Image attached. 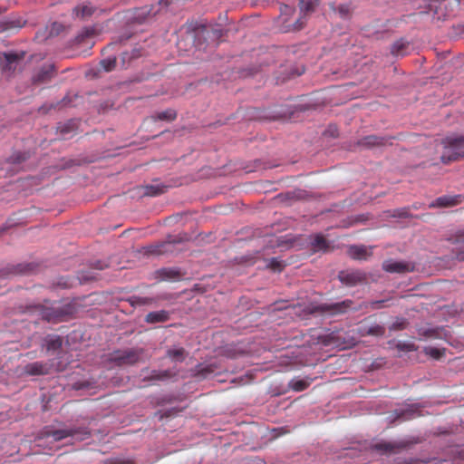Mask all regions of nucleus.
<instances>
[{"instance_id":"2","label":"nucleus","mask_w":464,"mask_h":464,"mask_svg":"<svg viewBox=\"0 0 464 464\" xmlns=\"http://www.w3.org/2000/svg\"><path fill=\"white\" fill-rule=\"evenodd\" d=\"M67 437H72L76 438L77 440H85L89 438V432L84 430L81 433H79L77 430H45L41 433V436L38 438V445L42 446L41 440H45L48 443L51 442H57L62 440L63 439H65Z\"/></svg>"},{"instance_id":"19","label":"nucleus","mask_w":464,"mask_h":464,"mask_svg":"<svg viewBox=\"0 0 464 464\" xmlns=\"http://www.w3.org/2000/svg\"><path fill=\"white\" fill-rule=\"evenodd\" d=\"M312 245L315 250H324L327 247V242L323 236L316 235L313 238Z\"/></svg>"},{"instance_id":"37","label":"nucleus","mask_w":464,"mask_h":464,"mask_svg":"<svg viewBox=\"0 0 464 464\" xmlns=\"http://www.w3.org/2000/svg\"><path fill=\"white\" fill-rule=\"evenodd\" d=\"M459 457H460L461 459H464V449L460 450L459 451Z\"/></svg>"},{"instance_id":"12","label":"nucleus","mask_w":464,"mask_h":464,"mask_svg":"<svg viewBox=\"0 0 464 464\" xmlns=\"http://www.w3.org/2000/svg\"><path fill=\"white\" fill-rule=\"evenodd\" d=\"M459 196H443L438 198L430 207H450L459 203Z\"/></svg>"},{"instance_id":"24","label":"nucleus","mask_w":464,"mask_h":464,"mask_svg":"<svg viewBox=\"0 0 464 464\" xmlns=\"http://www.w3.org/2000/svg\"><path fill=\"white\" fill-rule=\"evenodd\" d=\"M290 386L293 390L300 392L308 386V382L303 380H293L290 382Z\"/></svg>"},{"instance_id":"26","label":"nucleus","mask_w":464,"mask_h":464,"mask_svg":"<svg viewBox=\"0 0 464 464\" xmlns=\"http://www.w3.org/2000/svg\"><path fill=\"white\" fill-rule=\"evenodd\" d=\"M425 353L431 356L432 358L439 359L443 353V351L435 347H426L424 349Z\"/></svg>"},{"instance_id":"11","label":"nucleus","mask_w":464,"mask_h":464,"mask_svg":"<svg viewBox=\"0 0 464 464\" xmlns=\"http://www.w3.org/2000/svg\"><path fill=\"white\" fill-rule=\"evenodd\" d=\"M187 355L188 353L180 346H174L167 351V356L173 362H181L186 359Z\"/></svg>"},{"instance_id":"36","label":"nucleus","mask_w":464,"mask_h":464,"mask_svg":"<svg viewBox=\"0 0 464 464\" xmlns=\"http://www.w3.org/2000/svg\"><path fill=\"white\" fill-rule=\"evenodd\" d=\"M24 159H25V158H24V155H19V156H17V157H16L15 160H16L17 162H20V161H22V160H24Z\"/></svg>"},{"instance_id":"38","label":"nucleus","mask_w":464,"mask_h":464,"mask_svg":"<svg viewBox=\"0 0 464 464\" xmlns=\"http://www.w3.org/2000/svg\"><path fill=\"white\" fill-rule=\"evenodd\" d=\"M207 30V28L205 26H203L201 29H198V34H199L201 32H205Z\"/></svg>"},{"instance_id":"7","label":"nucleus","mask_w":464,"mask_h":464,"mask_svg":"<svg viewBox=\"0 0 464 464\" xmlns=\"http://www.w3.org/2000/svg\"><path fill=\"white\" fill-rule=\"evenodd\" d=\"M53 73V65L45 64L34 75L33 80L36 83H43L49 81Z\"/></svg>"},{"instance_id":"22","label":"nucleus","mask_w":464,"mask_h":464,"mask_svg":"<svg viewBox=\"0 0 464 464\" xmlns=\"http://www.w3.org/2000/svg\"><path fill=\"white\" fill-rule=\"evenodd\" d=\"M143 195L146 196H157L163 191V188L159 186H146L143 188Z\"/></svg>"},{"instance_id":"17","label":"nucleus","mask_w":464,"mask_h":464,"mask_svg":"<svg viewBox=\"0 0 464 464\" xmlns=\"http://www.w3.org/2000/svg\"><path fill=\"white\" fill-rule=\"evenodd\" d=\"M48 350H57L62 346V339L59 336H48L45 340Z\"/></svg>"},{"instance_id":"15","label":"nucleus","mask_w":464,"mask_h":464,"mask_svg":"<svg viewBox=\"0 0 464 464\" xmlns=\"http://www.w3.org/2000/svg\"><path fill=\"white\" fill-rule=\"evenodd\" d=\"M408 48V44L402 41H398L393 44L392 47V53L395 56H404L407 54L405 49Z\"/></svg>"},{"instance_id":"9","label":"nucleus","mask_w":464,"mask_h":464,"mask_svg":"<svg viewBox=\"0 0 464 464\" xmlns=\"http://www.w3.org/2000/svg\"><path fill=\"white\" fill-rule=\"evenodd\" d=\"M339 279L343 284L353 285L362 280V275L360 272L354 271L341 272L339 274Z\"/></svg>"},{"instance_id":"1","label":"nucleus","mask_w":464,"mask_h":464,"mask_svg":"<svg viewBox=\"0 0 464 464\" xmlns=\"http://www.w3.org/2000/svg\"><path fill=\"white\" fill-rule=\"evenodd\" d=\"M464 158V137L450 136L443 141L441 161L449 164Z\"/></svg>"},{"instance_id":"33","label":"nucleus","mask_w":464,"mask_h":464,"mask_svg":"<svg viewBox=\"0 0 464 464\" xmlns=\"http://www.w3.org/2000/svg\"><path fill=\"white\" fill-rule=\"evenodd\" d=\"M339 13L342 16H346L348 14V8L345 6L339 7Z\"/></svg>"},{"instance_id":"16","label":"nucleus","mask_w":464,"mask_h":464,"mask_svg":"<svg viewBox=\"0 0 464 464\" xmlns=\"http://www.w3.org/2000/svg\"><path fill=\"white\" fill-rule=\"evenodd\" d=\"M382 144V138L377 136H368L362 140L360 142L361 146L363 147H374Z\"/></svg>"},{"instance_id":"30","label":"nucleus","mask_w":464,"mask_h":464,"mask_svg":"<svg viewBox=\"0 0 464 464\" xmlns=\"http://www.w3.org/2000/svg\"><path fill=\"white\" fill-rule=\"evenodd\" d=\"M368 333L371 334H381L383 333V331H382V327L375 326V327L370 328Z\"/></svg>"},{"instance_id":"20","label":"nucleus","mask_w":464,"mask_h":464,"mask_svg":"<svg viewBox=\"0 0 464 464\" xmlns=\"http://www.w3.org/2000/svg\"><path fill=\"white\" fill-rule=\"evenodd\" d=\"M156 118L160 121H173L176 118V112L174 110H166L164 111L159 112L156 115Z\"/></svg>"},{"instance_id":"25","label":"nucleus","mask_w":464,"mask_h":464,"mask_svg":"<svg viewBox=\"0 0 464 464\" xmlns=\"http://www.w3.org/2000/svg\"><path fill=\"white\" fill-rule=\"evenodd\" d=\"M374 448L384 452H391L394 450L395 446L390 442H380L375 444Z\"/></svg>"},{"instance_id":"35","label":"nucleus","mask_w":464,"mask_h":464,"mask_svg":"<svg viewBox=\"0 0 464 464\" xmlns=\"http://www.w3.org/2000/svg\"><path fill=\"white\" fill-rule=\"evenodd\" d=\"M463 240H464V230H461V231H459L457 241H463Z\"/></svg>"},{"instance_id":"10","label":"nucleus","mask_w":464,"mask_h":464,"mask_svg":"<svg viewBox=\"0 0 464 464\" xmlns=\"http://www.w3.org/2000/svg\"><path fill=\"white\" fill-rule=\"evenodd\" d=\"M169 318V313L168 311L160 310L149 313L145 317V321L148 324L163 323L168 321Z\"/></svg>"},{"instance_id":"29","label":"nucleus","mask_w":464,"mask_h":464,"mask_svg":"<svg viewBox=\"0 0 464 464\" xmlns=\"http://www.w3.org/2000/svg\"><path fill=\"white\" fill-rule=\"evenodd\" d=\"M294 13V9L291 7V6H288V5H285L282 9H281V17L283 19L284 22H286L287 19L285 18V16L290 14Z\"/></svg>"},{"instance_id":"4","label":"nucleus","mask_w":464,"mask_h":464,"mask_svg":"<svg viewBox=\"0 0 464 464\" xmlns=\"http://www.w3.org/2000/svg\"><path fill=\"white\" fill-rule=\"evenodd\" d=\"M24 53L0 54V70L12 72L20 69L24 61Z\"/></svg>"},{"instance_id":"18","label":"nucleus","mask_w":464,"mask_h":464,"mask_svg":"<svg viewBox=\"0 0 464 464\" xmlns=\"http://www.w3.org/2000/svg\"><path fill=\"white\" fill-rule=\"evenodd\" d=\"M317 4L318 0H300V10L302 13L311 12Z\"/></svg>"},{"instance_id":"39","label":"nucleus","mask_w":464,"mask_h":464,"mask_svg":"<svg viewBox=\"0 0 464 464\" xmlns=\"http://www.w3.org/2000/svg\"><path fill=\"white\" fill-rule=\"evenodd\" d=\"M459 258L461 259V260H464V256L462 254H460Z\"/></svg>"},{"instance_id":"13","label":"nucleus","mask_w":464,"mask_h":464,"mask_svg":"<svg viewBox=\"0 0 464 464\" xmlns=\"http://www.w3.org/2000/svg\"><path fill=\"white\" fill-rule=\"evenodd\" d=\"M94 7L90 3H82L73 9L76 17L86 18L92 14Z\"/></svg>"},{"instance_id":"5","label":"nucleus","mask_w":464,"mask_h":464,"mask_svg":"<svg viewBox=\"0 0 464 464\" xmlns=\"http://www.w3.org/2000/svg\"><path fill=\"white\" fill-rule=\"evenodd\" d=\"M382 268L389 273L404 274L413 271V264L401 260L388 259L383 262Z\"/></svg>"},{"instance_id":"32","label":"nucleus","mask_w":464,"mask_h":464,"mask_svg":"<svg viewBox=\"0 0 464 464\" xmlns=\"http://www.w3.org/2000/svg\"><path fill=\"white\" fill-rule=\"evenodd\" d=\"M270 266H272V268H273L274 270H278V271H280V270H281L280 264H279V262H278V261H276V259H272V260L270 261Z\"/></svg>"},{"instance_id":"21","label":"nucleus","mask_w":464,"mask_h":464,"mask_svg":"<svg viewBox=\"0 0 464 464\" xmlns=\"http://www.w3.org/2000/svg\"><path fill=\"white\" fill-rule=\"evenodd\" d=\"M116 64V59L114 57H109L100 62V65L105 72L111 71Z\"/></svg>"},{"instance_id":"6","label":"nucleus","mask_w":464,"mask_h":464,"mask_svg":"<svg viewBox=\"0 0 464 464\" xmlns=\"http://www.w3.org/2000/svg\"><path fill=\"white\" fill-rule=\"evenodd\" d=\"M348 254L353 259L365 260L372 255V248L365 246H352Z\"/></svg>"},{"instance_id":"28","label":"nucleus","mask_w":464,"mask_h":464,"mask_svg":"<svg viewBox=\"0 0 464 464\" xmlns=\"http://www.w3.org/2000/svg\"><path fill=\"white\" fill-rule=\"evenodd\" d=\"M155 302V298L152 297H136L135 304H149Z\"/></svg>"},{"instance_id":"14","label":"nucleus","mask_w":464,"mask_h":464,"mask_svg":"<svg viewBox=\"0 0 464 464\" xmlns=\"http://www.w3.org/2000/svg\"><path fill=\"white\" fill-rule=\"evenodd\" d=\"M25 371L27 373L31 375H37V374H46L48 373L47 366L42 362H36L28 364L25 367Z\"/></svg>"},{"instance_id":"23","label":"nucleus","mask_w":464,"mask_h":464,"mask_svg":"<svg viewBox=\"0 0 464 464\" xmlns=\"http://www.w3.org/2000/svg\"><path fill=\"white\" fill-rule=\"evenodd\" d=\"M174 376V373L170 371H159L153 372L152 378L156 380H167Z\"/></svg>"},{"instance_id":"31","label":"nucleus","mask_w":464,"mask_h":464,"mask_svg":"<svg viewBox=\"0 0 464 464\" xmlns=\"http://www.w3.org/2000/svg\"><path fill=\"white\" fill-rule=\"evenodd\" d=\"M414 416V412L412 410H407L406 411L402 412L401 417L403 419V420H408L411 417Z\"/></svg>"},{"instance_id":"8","label":"nucleus","mask_w":464,"mask_h":464,"mask_svg":"<svg viewBox=\"0 0 464 464\" xmlns=\"http://www.w3.org/2000/svg\"><path fill=\"white\" fill-rule=\"evenodd\" d=\"M352 304H353L352 301L345 300L341 303H335V304H329V305H327V304L322 305L321 309L324 312H329L333 314H341V313L345 312L348 308H350Z\"/></svg>"},{"instance_id":"3","label":"nucleus","mask_w":464,"mask_h":464,"mask_svg":"<svg viewBox=\"0 0 464 464\" xmlns=\"http://www.w3.org/2000/svg\"><path fill=\"white\" fill-rule=\"evenodd\" d=\"M140 353L138 349L117 351L111 354L110 360L117 365L133 364L140 360Z\"/></svg>"},{"instance_id":"34","label":"nucleus","mask_w":464,"mask_h":464,"mask_svg":"<svg viewBox=\"0 0 464 464\" xmlns=\"http://www.w3.org/2000/svg\"><path fill=\"white\" fill-rule=\"evenodd\" d=\"M303 26V24L300 22V20H297L295 24L294 25V30H299L301 29Z\"/></svg>"},{"instance_id":"27","label":"nucleus","mask_w":464,"mask_h":464,"mask_svg":"<svg viewBox=\"0 0 464 464\" xmlns=\"http://www.w3.org/2000/svg\"><path fill=\"white\" fill-rule=\"evenodd\" d=\"M159 273L162 279H173L178 276V273L172 269H162Z\"/></svg>"}]
</instances>
